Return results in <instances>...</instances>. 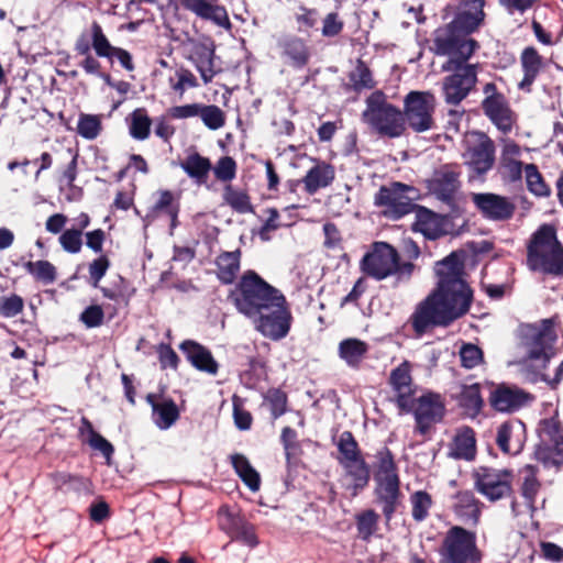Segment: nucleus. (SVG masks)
I'll return each instance as SVG.
<instances>
[{
    "mask_svg": "<svg viewBox=\"0 0 563 563\" xmlns=\"http://www.w3.org/2000/svg\"><path fill=\"white\" fill-rule=\"evenodd\" d=\"M200 119L209 130L216 131L224 126L227 117L220 107L202 103Z\"/></svg>",
    "mask_w": 563,
    "mask_h": 563,
    "instance_id": "nucleus-55",
    "label": "nucleus"
},
{
    "mask_svg": "<svg viewBox=\"0 0 563 563\" xmlns=\"http://www.w3.org/2000/svg\"><path fill=\"white\" fill-rule=\"evenodd\" d=\"M59 244L63 250L70 254H77L82 247V234L75 228L64 230L59 235Z\"/></svg>",
    "mask_w": 563,
    "mask_h": 563,
    "instance_id": "nucleus-60",
    "label": "nucleus"
},
{
    "mask_svg": "<svg viewBox=\"0 0 563 563\" xmlns=\"http://www.w3.org/2000/svg\"><path fill=\"white\" fill-rule=\"evenodd\" d=\"M146 401L152 407L153 421L161 430L169 429L179 419L180 412L174 399L151 393Z\"/></svg>",
    "mask_w": 563,
    "mask_h": 563,
    "instance_id": "nucleus-27",
    "label": "nucleus"
},
{
    "mask_svg": "<svg viewBox=\"0 0 563 563\" xmlns=\"http://www.w3.org/2000/svg\"><path fill=\"white\" fill-rule=\"evenodd\" d=\"M231 464L239 475L241 481L251 489L256 492L261 486L260 473L251 465L247 457L241 453H235L230 456Z\"/></svg>",
    "mask_w": 563,
    "mask_h": 563,
    "instance_id": "nucleus-40",
    "label": "nucleus"
},
{
    "mask_svg": "<svg viewBox=\"0 0 563 563\" xmlns=\"http://www.w3.org/2000/svg\"><path fill=\"white\" fill-rule=\"evenodd\" d=\"M91 46L98 57L108 58L109 60H111V54L117 47L110 43L101 25L96 21L91 24Z\"/></svg>",
    "mask_w": 563,
    "mask_h": 563,
    "instance_id": "nucleus-53",
    "label": "nucleus"
},
{
    "mask_svg": "<svg viewBox=\"0 0 563 563\" xmlns=\"http://www.w3.org/2000/svg\"><path fill=\"white\" fill-rule=\"evenodd\" d=\"M483 114L504 134L511 132L516 123V113L507 96L497 87L495 81L483 82Z\"/></svg>",
    "mask_w": 563,
    "mask_h": 563,
    "instance_id": "nucleus-8",
    "label": "nucleus"
},
{
    "mask_svg": "<svg viewBox=\"0 0 563 563\" xmlns=\"http://www.w3.org/2000/svg\"><path fill=\"white\" fill-rule=\"evenodd\" d=\"M277 46L280 51V57L294 69L305 68L312 57V47L309 43L294 34L282 37Z\"/></svg>",
    "mask_w": 563,
    "mask_h": 563,
    "instance_id": "nucleus-24",
    "label": "nucleus"
},
{
    "mask_svg": "<svg viewBox=\"0 0 563 563\" xmlns=\"http://www.w3.org/2000/svg\"><path fill=\"white\" fill-rule=\"evenodd\" d=\"M496 146L494 141L485 133H479L478 142L467 148L466 164L476 176L487 174L495 164Z\"/></svg>",
    "mask_w": 563,
    "mask_h": 563,
    "instance_id": "nucleus-25",
    "label": "nucleus"
},
{
    "mask_svg": "<svg viewBox=\"0 0 563 563\" xmlns=\"http://www.w3.org/2000/svg\"><path fill=\"white\" fill-rule=\"evenodd\" d=\"M52 479L54 483V487L57 490H62L64 493L74 492H89L90 490V482L86 477L71 475L64 472H57L52 475Z\"/></svg>",
    "mask_w": 563,
    "mask_h": 563,
    "instance_id": "nucleus-44",
    "label": "nucleus"
},
{
    "mask_svg": "<svg viewBox=\"0 0 563 563\" xmlns=\"http://www.w3.org/2000/svg\"><path fill=\"white\" fill-rule=\"evenodd\" d=\"M219 525L233 540L255 548L258 544L255 527L240 514L231 511L230 507L223 505L218 510Z\"/></svg>",
    "mask_w": 563,
    "mask_h": 563,
    "instance_id": "nucleus-19",
    "label": "nucleus"
},
{
    "mask_svg": "<svg viewBox=\"0 0 563 563\" xmlns=\"http://www.w3.org/2000/svg\"><path fill=\"white\" fill-rule=\"evenodd\" d=\"M371 475L376 483V493H399L398 466L393 452L387 446L376 451Z\"/></svg>",
    "mask_w": 563,
    "mask_h": 563,
    "instance_id": "nucleus-16",
    "label": "nucleus"
},
{
    "mask_svg": "<svg viewBox=\"0 0 563 563\" xmlns=\"http://www.w3.org/2000/svg\"><path fill=\"white\" fill-rule=\"evenodd\" d=\"M361 271L375 280L396 277V285L410 279L415 265L401 261L398 251L387 242H375L360 262Z\"/></svg>",
    "mask_w": 563,
    "mask_h": 563,
    "instance_id": "nucleus-4",
    "label": "nucleus"
},
{
    "mask_svg": "<svg viewBox=\"0 0 563 563\" xmlns=\"http://www.w3.org/2000/svg\"><path fill=\"white\" fill-rule=\"evenodd\" d=\"M177 81L173 82V78L169 79L172 89L179 93L180 97L185 93L188 88H196L199 86L196 76L191 70L180 67L176 70Z\"/></svg>",
    "mask_w": 563,
    "mask_h": 563,
    "instance_id": "nucleus-61",
    "label": "nucleus"
},
{
    "mask_svg": "<svg viewBox=\"0 0 563 563\" xmlns=\"http://www.w3.org/2000/svg\"><path fill=\"white\" fill-rule=\"evenodd\" d=\"M467 51H454L446 54L450 56L445 70H452V74L444 77L442 90L444 101L449 106H459L476 87L478 81L477 74L479 64H468L472 56H467Z\"/></svg>",
    "mask_w": 563,
    "mask_h": 563,
    "instance_id": "nucleus-6",
    "label": "nucleus"
},
{
    "mask_svg": "<svg viewBox=\"0 0 563 563\" xmlns=\"http://www.w3.org/2000/svg\"><path fill=\"white\" fill-rule=\"evenodd\" d=\"M338 450L340 455L338 456V462L340 465L346 462H353L356 459L363 456L362 451L358 446L357 441L355 440L353 433L351 431H343L340 434L338 441Z\"/></svg>",
    "mask_w": 563,
    "mask_h": 563,
    "instance_id": "nucleus-47",
    "label": "nucleus"
},
{
    "mask_svg": "<svg viewBox=\"0 0 563 563\" xmlns=\"http://www.w3.org/2000/svg\"><path fill=\"white\" fill-rule=\"evenodd\" d=\"M520 65L523 77L518 84V88L522 91L531 92L536 79L545 66L543 57L536 47L528 46L520 54Z\"/></svg>",
    "mask_w": 563,
    "mask_h": 563,
    "instance_id": "nucleus-29",
    "label": "nucleus"
},
{
    "mask_svg": "<svg viewBox=\"0 0 563 563\" xmlns=\"http://www.w3.org/2000/svg\"><path fill=\"white\" fill-rule=\"evenodd\" d=\"M562 423L558 417H551L542 419L539 423L538 432L543 442L553 443L561 441L562 435Z\"/></svg>",
    "mask_w": 563,
    "mask_h": 563,
    "instance_id": "nucleus-54",
    "label": "nucleus"
},
{
    "mask_svg": "<svg viewBox=\"0 0 563 563\" xmlns=\"http://www.w3.org/2000/svg\"><path fill=\"white\" fill-rule=\"evenodd\" d=\"M241 251L222 252L216 258L217 277L223 285H231L240 271Z\"/></svg>",
    "mask_w": 563,
    "mask_h": 563,
    "instance_id": "nucleus-36",
    "label": "nucleus"
},
{
    "mask_svg": "<svg viewBox=\"0 0 563 563\" xmlns=\"http://www.w3.org/2000/svg\"><path fill=\"white\" fill-rule=\"evenodd\" d=\"M527 440L526 424L517 418L503 422L496 434V444L505 454L516 455L520 453Z\"/></svg>",
    "mask_w": 563,
    "mask_h": 563,
    "instance_id": "nucleus-22",
    "label": "nucleus"
},
{
    "mask_svg": "<svg viewBox=\"0 0 563 563\" xmlns=\"http://www.w3.org/2000/svg\"><path fill=\"white\" fill-rule=\"evenodd\" d=\"M408 323L411 325L415 335L421 338L434 328H446L453 322L435 299V295L430 294L416 306Z\"/></svg>",
    "mask_w": 563,
    "mask_h": 563,
    "instance_id": "nucleus-12",
    "label": "nucleus"
},
{
    "mask_svg": "<svg viewBox=\"0 0 563 563\" xmlns=\"http://www.w3.org/2000/svg\"><path fill=\"white\" fill-rule=\"evenodd\" d=\"M183 46L187 49L186 58L190 60L205 85L212 81L217 71L214 68V45L212 41L201 42L192 37H187L183 42Z\"/></svg>",
    "mask_w": 563,
    "mask_h": 563,
    "instance_id": "nucleus-20",
    "label": "nucleus"
},
{
    "mask_svg": "<svg viewBox=\"0 0 563 563\" xmlns=\"http://www.w3.org/2000/svg\"><path fill=\"white\" fill-rule=\"evenodd\" d=\"M362 120L379 137L397 139L406 131L401 110L388 102L382 90H375L367 97Z\"/></svg>",
    "mask_w": 563,
    "mask_h": 563,
    "instance_id": "nucleus-5",
    "label": "nucleus"
},
{
    "mask_svg": "<svg viewBox=\"0 0 563 563\" xmlns=\"http://www.w3.org/2000/svg\"><path fill=\"white\" fill-rule=\"evenodd\" d=\"M341 466L344 468L354 489H363L367 486L371 478L372 465L365 461L364 456L353 462H346Z\"/></svg>",
    "mask_w": 563,
    "mask_h": 563,
    "instance_id": "nucleus-41",
    "label": "nucleus"
},
{
    "mask_svg": "<svg viewBox=\"0 0 563 563\" xmlns=\"http://www.w3.org/2000/svg\"><path fill=\"white\" fill-rule=\"evenodd\" d=\"M129 133L139 141L146 140L151 134L152 119L145 108H136L128 118Z\"/></svg>",
    "mask_w": 563,
    "mask_h": 563,
    "instance_id": "nucleus-43",
    "label": "nucleus"
},
{
    "mask_svg": "<svg viewBox=\"0 0 563 563\" xmlns=\"http://www.w3.org/2000/svg\"><path fill=\"white\" fill-rule=\"evenodd\" d=\"M437 98L433 92L411 90L404 98V124L413 132L422 133L437 128L434 113Z\"/></svg>",
    "mask_w": 563,
    "mask_h": 563,
    "instance_id": "nucleus-7",
    "label": "nucleus"
},
{
    "mask_svg": "<svg viewBox=\"0 0 563 563\" xmlns=\"http://www.w3.org/2000/svg\"><path fill=\"white\" fill-rule=\"evenodd\" d=\"M485 0H461L453 20L435 31V53L446 55L454 51H467L466 57L473 56L479 48V43L468 36L485 23Z\"/></svg>",
    "mask_w": 563,
    "mask_h": 563,
    "instance_id": "nucleus-1",
    "label": "nucleus"
},
{
    "mask_svg": "<svg viewBox=\"0 0 563 563\" xmlns=\"http://www.w3.org/2000/svg\"><path fill=\"white\" fill-rule=\"evenodd\" d=\"M24 299L18 294L0 296V316L7 319L14 318L23 312Z\"/></svg>",
    "mask_w": 563,
    "mask_h": 563,
    "instance_id": "nucleus-59",
    "label": "nucleus"
},
{
    "mask_svg": "<svg viewBox=\"0 0 563 563\" xmlns=\"http://www.w3.org/2000/svg\"><path fill=\"white\" fill-rule=\"evenodd\" d=\"M79 321L87 328H99L104 322V310L100 305H90L79 314Z\"/></svg>",
    "mask_w": 563,
    "mask_h": 563,
    "instance_id": "nucleus-62",
    "label": "nucleus"
},
{
    "mask_svg": "<svg viewBox=\"0 0 563 563\" xmlns=\"http://www.w3.org/2000/svg\"><path fill=\"white\" fill-rule=\"evenodd\" d=\"M368 351L366 342L356 339H344L339 344V356L353 369H358Z\"/></svg>",
    "mask_w": 563,
    "mask_h": 563,
    "instance_id": "nucleus-38",
    "label": "nucleus"
},
{
    "mask_svg": "<svg viewBox=\"0 0 563 563\" xmlns=\"http://www.w3.org/2000/svg\"><path fill=\"white\" fill-rule=\"evenodd\" d=\"M179 202L175 201L174 194L170 190H159L158 199L153 206L154 212H165L170 218V227L177 225V219L179 213Z\"/></svg>",
    "mask_w": 563,
    "mask_h": 563,
    "instance_id": "nucleus-50",
    "label": "nucleus"
},
{
    "mask_svg": "<svg viewBox=\"0 0 563 563\" xmlns=\"http://www.w3.org/2000/svg\"><path fill=\"white\" fill-rule=\"evenodd\" d=\"M410 503L412 506V518L417 522L426 520L429 516V510L433 505L431 495H411Z\"/></svg>",
    "mask_w": 563,
    "mask_h": 563,
    "instance_id": "nucleus-63",
    "label": "nucleus"
},
{
    "mask_svg": "<svg viewBox=\"0 0 563 563\" xmlns=\"http://www.w3.org/2000/svg\"><path fill=\"white\" fill-rule=\"evenodd\" d=\"M349 79L352 84L353 90L356 92H361L365 89L371 90L376 87V81L373 78L372 70L361 58L356 60L354 69L350 71Z\"/></svg>",
    "mask_w": 563,
    "mask_h": 563,
    "instance_id": "nucleus-46",
    "label": "nucleus"
},
{
    "mask_svg": "<svg viewBox=\"0 0 563 563\" xmlns=\"http://www.w3.org/2000/svg\"><path fill=\"white\" fill-rule=\"evenodd\" d=\"M378 518V515L373 509L356 515V528L362 540L368 541L374 534Z\"/></svg>",
    "mask_w": 563,
    "mask_h": 563,
    "instance_id": "nucleus-56",
    "label": "nucleus"
},
{
    "mask_svg": "<svg viewBox=\"0 0 563 563\" xmlns=\"http://www.w3.org/2000/svg\"><path fill=\"white\" fill-rule=\"evenodd\" d=\"M181 4L186 10L203 20L212 21L223 27L231 26L228 12L222 5L213 4L208 0H181Z\"/></svg>",
    "mask_w": 563,
    "mask_h": 563,
    "instance_id": "nucleus-31",
    "label": "nucleus"
},
{
    "mask_svg": "<svg viewBox=\"0 0 563 563\" xmlns=\"http://www.w3.org/2000/svg\"><path fill=\"white\" fill-rule=\"evenodd\" d=\"M527 266L531 272L563 277V244L552 224H542L527 245Z\"/></svg>",
    "mask_w": 563,
    "mask_h": 563,
    "instance_id": "nucleus-2",
    "label": "nucleus"
},
{
    "mask_svg": "<svg viewBox=\"0 0 563 563\" xmlns=\"http://www.w3.org/2000/svg\"><path fill=\"white\" fill-rule=\"evenodd\" d=\"M181 169L191 178L195 184L206 185L212 164L209 157L202 156L198 152L190 153L180 162Z\"/></svg>",
    "mask_w": 563,
    "mask_h": 563,
    "instance_id": "nucleus-35",
    "label": "nucleus"
},
{
    "mask_svg": "<svg viewBox=\"0 0 563 563\" xmlns=\"http://www.w3.org/2000/svg\"><path fill=\"white\" fill-rule=\"evenodd\" d=\"M473 477L479 493H512L515 474L511 470L478 466Z\"/></svg>",
    "mask_w": 563,
    "mask_h": 563,
    "instance_id": "nucleus-21",
    "label": "nucleus"
},
{
    "mask_svg": "<svg viewBox=\"0 0 563 563\" xmlns=\"http://www.w3.org/2000/svg\"><path fill=\"white\" fill-rule=\"evenodd\" d=\"M222 199L236 213L246 214L254 212L247 189L227 184L223 187Z\"/></svg>",
    "mask_w": 563,
    "mask_h": 563,
    "instance_id": "nucleus-39",
    "label": "nucleus"
},
{
    "mask_svg": "<svg viewBox=\"0 0 563 563\" xmlns=\"http://www.w3.org/2000/svg\"><path fill=\"white\" fill-rule=\"evenodd\" d=\"M525 175L527 189L537 197H549L551 195V188L545 183L542 174L536 164L525 165Z\"/></svg>",
    "mask_w": 563,
    "mask_h": 563,
    "instance_id": "nucleus-48",
    "label": "nucleus"
},
{
    "mask_svg": "<svg viewBox=\"0 0 563 563\" xmlns=\"http://www.w3.org/2000/svg\"><path fill=\"white\" fill-rule=\"evenodd\" d=\"M435 272L439 277L438 285L454 284L465 279L464 261L456 252H452L443 260L437 262Z\"/></svg>",
    "mask_w": 563,
    "mask_h": 563,
    "instance_id": "nucleus-33",
    "label": "nucleus"
},
{
    "mask_svg": "<svg viewBox=\"0 0 563 563\" xmlns=\"http://www.w3.org/2000/svg\"><path fill=\"white\" fill-rule=\"evenodd\" d=\"M452 456L460 460L472 461L476 455L475 431L471 427L457 430L452 442Z\"/></svg>",
    "mask_w": 563,
    "mask_h": 563,
    "instance_id": "nucleus-37",
    "label": "nucleus"
},
{
    "mask_svg": "<svg viewBox=\"0 0 563 563\" xmlns=\"http://www.w3.org/2000/svg\"><path fill=\"white\" fill-rule=\"evenodd\" d=\"M531 399L529 393L506 384L494 386L488 397L490 407L498 412L517 411Z\"/></svg>",
    "mask_w": 563,
    "mask_h": 563,
    "instance_id": "nucleus-23",
    "label": "nucleus"
},
{
    "mask_svg": "<svg viewBox=\"0 0 563 563\" xmlns=\"http://www.w3.org/2000/svg\"><path fill=\"white\" fill-rule=\"evenodd\" d=\"M179 349L185 354L190 364L198 371L216 375L219 365L212 353L202 344L194 340H185L180 343Z\"/></svg>",
    "mask_w": 563,
    "mask_h": 563,
    "instance_id": "nucleus-28",
    "label": "nucleus"
},
{
    "mask_svg": "<svg viewBox=\"0 0 563 563\" xmlns=\"http://www.w3.org/2000/svg\"><path fill=\"white\" fill-rule=\"evenodd\" d=\"M264 401L268 404L272 418L278 419L288 410V395L282 388L272 387L264 395Z\"/></svg>",
    "mask_w": 563,
    "mask_h": 563,
    "instance_id": "nucleus-51",
    "label": "nucleus"
},
{
    "mask_svg": "<svg viewBox=\"0 0 563 563\" xmlns=\"http://www.w3.org/2000/svg\"><path fill=\"white\" fill-rule=\"evenodd\" d=\"M431 294L435 295V299L452 322L465 316L473 301V289L465 279L454 284L437 285Z\"/></svg>",
    "mask_w": 563,
    "mask_h": 563,
    "instance_id": "nucleus-10",
    "label": "nucleus"
},
{
    "mask_svg": "<svg viewBox=\"0 0 563 563\" xmlns=\"http://www.w3.org/2000/svg\"><path fill=\"white\" fill-rule=\"evenodd\" d=\"M409 190H412V187L400 181L382 186L375 194L374 203L377 207H385V213L390 218L400 219L416 208L411 198L407 196Z\"/></svg>",
    "mask_w": 563,
    "mask_h": 563,
    "instance_id": "nucleus-13",
    "label": "nucleus"
},
{
    "mask_svg": "<svg viewBox=\"0 0 563 563\" xmlns=\"http://www.w3.org/2000/svg\"><path fill=\"white\" fill-rule=\"evenodd\" d=\"M460 496L454 506L455 515L465 525L476 526L479 521L482 504L474 498V495Z\"/></svg>",
    "mask_w": 563,
    "mask_h": 563,
    "instance_id": "nucleus-42",
    "label": "nucleus"
},
{
    "mask_svg": "<svg viewBox=\"0 0 563 563\" xmlns=\"http://www.w3.org/2000/svg\"><path fill=\"white\" fill-rule=\"evenodd\" d=\"M334 178V166L324 161H318L302 178L303 189L308 195H314L320 189L329 187Z\"/></svg>",
    "mask_w": 563,
    "mask_h": 563,
    "instance_id": "nucleus-30",
    "label": "nucleus"
},
{
    "mask_svg": "<svg viewBox=\"0 0 563 563\" xmlns=\"http://www.w3.org/2000/svg\"><path fill=\"white\" fill-rule=\"evenodd\" d=\"M538 467L533 465H525L517 474H515L514 485H516L521 493H537L540 489V481L538 478Z\"/></svg>",
    "mask_w": 563,
    "mask_h": 563,
    "instance_id": "nucleus-49",
    "label": "nucleus"
},
{
    "mask_svg": "<svg viewBox=\"0 0 563 563\" xmlns=\"http://www.w3.org/2000/svg\"><path fill=\"white\" fill-rule=\"evenodd\" d=\"M453 399L464 413L472 418L478 416L484 407L479 383L461 385L460 391L453 396Z\"/></svg>",
    "mask_w": 563,
    "mask_h": 563,
    "instance_id": "nucleus-34",
    "label": "nucleus"
},
{
    "mask_svg": "<svg viewBox=\"0 0 563 563\" xmlns=\"http://www.w3.org/2000/svg\"><path fill=\"white\" fill-rule=\"evenodd\" d=\"M413 211H416V220L412 223L415 232H420L430 240H435L444 233L442 218L438 213L418 205Z\"/></svg>",
    "mask_w": 563,
    "mask_h": 563,
    "instance_id": "nucleus-32",
    "label": "nucleus"
},
{
    "mask_svg": "<svg viewBox=\"0 0 563 563\" xmlns=\"http://www.w3.org/2000/svg\"><path fill=\"white\" fill-rule=\"evenodd\" d=\"M471 200L484 219L495 222L510 220L517 209L509 197L494 192H473Z\"/></svg>",
    "mask_w": 563,
    "mask_h": 563,
    "instance_id": "nucleus-17",
    "label": "nucleus"
},
{
    "mask_svg": "<svg viewBox=\"0 0 563 563\" xmlns=\"http://www.w3.org/2000/svg\"><path fill=\"white\" fill-rule=\"evenodd\" d=\"M554 322L552 319H543L540 324H528L523 329V344L527 347L530 360H542L545 368L552 357L549 351L556 341Z\"/></svg>",
    "mask_w": 563,
    "mask_h": 563,
    "instance_id": "nucleus-11",
    "label": "nucleus"
},
{
    "mask_svg": "<svg viewBox=\"0 0 563 563\" xmlns=\"http://www.w3.org/2000/svg\"><path fill=\"white\" fill-rule=\"evenodd\" d=\"M23 266L35 282L42 283L43 285H52L57 279V269L49 261H29L24 263Z\"/></svg>",
    "mask_w": 563,
    "mask_h": 563,
    "instance_id": "nucleus-45",
    "label": "nucleus"
},
{
    "mask_svg": "<svg viewBox=\"0 0 563 563\" xmlns=\"http://www.w3.org/2000/svg\"><path fill=\"white\" fill-rule=\"evenodd\" d=\"M503 177L509 183H517L522 178L525 165L521 161L511 157H501Z\"/></svg>",
    "mask_w": 563,
    "mask_h": 563,
    "instance_id": "nucleus-64",
    "label": "nucleus"
},
{
    "mask_svg": "<svg viewBox=\"0 0 563 563\" xmlns=\"http://www.w3.org/2000/svg\"><path fill=\"white\" fill-rule=\"evenodd\" d=\"M415 407L411 411L415 416L416 432L426 435L433 424L440 422L445 413V406L441 396L435 393H427L415 398Z\"/></svg>",
    "mask_w": 563,
    "mask_h": 563,
    "instance_id": "nucleus-18",
    "label": "nucleus"
},
{
    "mask_svg": "<svg viewBox=\"0 0 563 563\" xmlns=\"http://www.w3.org/2000/svg\"><path fill=\"white\" fill-rule=\"evenodd\" d=\"M411 368V363L405 360L391 369L388 377V384L394 393L393 401L398 407L400 413H410L416 402L417 386L413 383Z\"/></svg>",
    "mask_w": 563,
    "mask_h": 563,
    "instance_id": "nucleus-14",
    "label": "nucleus"
},
{
    "mask_svg": "<svg viewBox=\"0 0 563 563\" xmlns=\"http://www.w3.org/2000/svg\"><path fill=\"white\" fill-rule=\"evenodd\" d=\"M461 172L456 166L444 165L433 175L429 181V189L443 202L454 200L455 194L461 186Z\"/></svg>",
    "mask_w": 563,
    "mask_h": 563,
    "instance_id": "nucleus-26",
    "label": "nucleus"
},
{
    "mask_svg": "<svg viewBox=\"0 0 563 563\" xmlns=\"http://www.w3.org/2000/svg\"><path fill=\"white\" fill-rule=\"evenodd\" d=\"M443 549L450 563L481 560V554L476 548L475 533L460 526H453L446 532Z\"/></svg>",
    "mask_w": 563,
    "mask_h": 563,
    "instance_id": "nucleus-15",
    "label": "nucleus"
},
{
    "mask_svg": "<svg viewBox=\"0 0 563 563\" xmlns=\"http://www.w3.org/2000/svg\"><path fill=\"white\" fill-rule=\"evenodd\" d=\"M214 177L221 183L231 184L235 178L238 172V164L231 156H222L218 159L214 167H212Z\"/></svg>",
    "mask_w": 563,
    "mask_h": 563,
    "instance_id": "nucleus-58",
    "label": "nucleus"
},
{
    "mask_svg": "<svg viewBox=\"0 0 563 563\" xmlns=\"http://www.w3.org/2000/svg\"><path fill=\"white\" fill-rule=\"evenodd\" d=\"M102 131L101 117L97 114L80 113L77 132L86 140H95Z\"/></svg>",
    "mask_w": 563,
    "mask_h": 563,
    "instance_id": "nucleus-52",
    "label": "nucleus"
},
{
    "mask_svg": "<svg viewBox=\"0 0 563 563\" xmlns=\"http://www.w3.org/2000/svg\"><path fill=\"white\" fill-rule=\"evenodd\" d=\"M282 291L264 280L256 272L249 269L240 278L228 298L239 312L247 318L266 311L280 297Z\"/></svg>",
    "mask_w": 563,
    "mask_h": 563,
    "instance_id": "nucleus-3",
    "label": "nucleus"
},
{
    "mask_svg": "<svg viewBox=\"0 0 563 563\" xmlns=\"http://www.w3.org/2000/svg\"><path fill=\"white\" fill-rule=\"evenodd\" d=\"M111 266L110 258L106 254H100L88 265V284L93 288H99L101 279L106 276Z\"/></svg>",
    "mask_w": 563,
    "mask_h": 563,
    "instance_id": "nucleus-57",
    "label": "nucleus"
},
{
    "mask_svg": "<svg viewBox=\"0 0 563 563\" xmlns=\"http://www.w3.org/2000/svg\"><path fill=\"white\" fill-rule=\"evenodd\" d=\"M272 305L266 311H262L252 319L260 333L273 341H279L288 335L292 314L284 295H280Z\"/></svg>",
    "mask_w": 563,
    "mask_h": 563,
    "instance_id": "nucleus-9",
    "label": "nucleus"
}]
</instances>
